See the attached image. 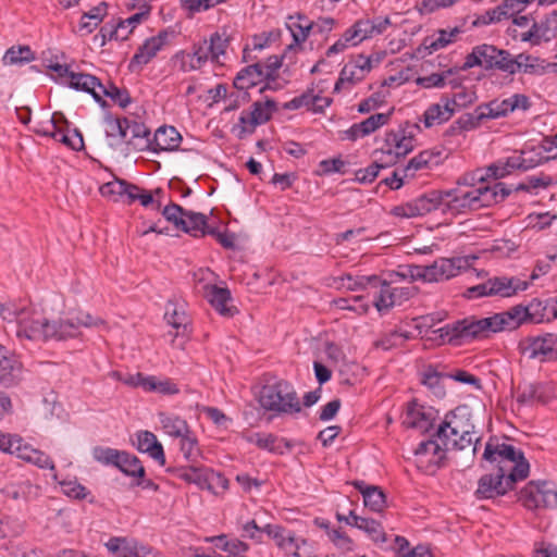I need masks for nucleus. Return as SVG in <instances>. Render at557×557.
I'll use <instances>...</instances> for the list:
<instances>
[{
    "instance_id": "10",
    "label": "nucleus",
    "mask_w": 557,
    "mask_h": 557,
    "mask_svg": "<svg viewBox=\"0 0 557 557\" xmlns=\"http://www.w3.org/2000/svg\"><path fill=\"white\" fill-rule=\"evenodd\" d=\"M521 504L530 509L557 508V485L552 482H529L519 493Z\"/></svg>"
},
{
    "instance_id": "61",
    "label": "nucleus",
    "mask_w": 557,
    "mask_h": 557,
    "mask_svg": "<svg viewBox=\"0 0 557 557\" xmlns=\"http://www.w3.org/2000/svg\"><path fill=\"white\" fill-rule=\"evenodd\" d=\"M127 182L124 180H115L103 184L100 187V193L104 197L113 198L114 201H119L124 198Z\"/></svg>"
},
{
    "instance_id": "40",
    "label": "nucleus",
    "mask_w": 557,
    "mask_h": 557,
    "mask_svg": "<svg viewBox=\"0 0 557 557\" xmlns=\"http://www.w3.org/2000/svg\"><path fill=\"white\" fill-rule=\"evenodd\" d=\"M17 457L26 462L33 463L40 469L55 470L54 462L45 451L34 448L32 445L24 443L20 448Z\"/></svg>"
},
{
    "instance_id": "16",
    "label": "nucleus",
    "mask_w": 557,
    "mask_h": 557,
    "mask_svg": "<svg viewBox=\"0 0 557 557\" xmlns=\"http://www.w3.org/2000/svg\"><path fill=\"white\" fill-rule=\"evenodd\" d=\"M550 67L552 64L540 57L525 52L517 55L509 53L506 73L509 75L521 73L532 76H543L549 72Z\"/></svg>"
},
{
    "instance_id": "32",
    "label": "nucleus",
    "mask_w": 557,
    "mask_h": 557,
    "mask_svg": "<svg viewBox=\"0 0 557 557\" xmlns=\"http://www.w3.org/2000/svg\"><path fill=\"white\" fill-rule=\"evenodd\" d=\"M207 297L212 307L224 317H233L237 309L228 305L232 301L231 292L228 288L219 287L216 285L210 286Z\"/></svg>"
},
{
    "instance_id": "37",
    "label": "nucleus",
    "mask_w": 557,
    "mask_h": 557,
    "mask_svg": "<svg viewBox=\"0 0 557 557\" xmlns=\"http://www.w3.org/2000/svg\"><path fill=\"white\" fill-rule=\"evenodd\" d=\"M413 136L407 135L404 129L391 131L385 136V146L396 151V154L401 158L413 150Z\"/></svg>"
},
{
    "instance_id": "46",
    "label": "nucleus",
    "mask_w": 557,
    "mask_h": 557,
    "mask_svg": "<svg viewBox=\"0 0 557 557\" xmlns=\"http://www.w3.org/2000/svg\"><path fill=\"white\" fill-rule=\"evenodd\" d=\"M286 27L292 33L294 41L299 45L308 38L312 28V22H310L305 15L297 14L296 16L288 17Z\"/></svg>"
},
{
    "instance_id": "18",
    "label": "nucleus",
    "mask_w": 557,
    "mask_h": 557,
    "mask_svg": "<svg viewBox=\"0 0 557 557\" xmlns=\"http://www.w3.org/2000/svg\"><path fill=\"white\" fill-rule=\"evenodd\" d=\"M251 108L250 112L244 111L239 116L240 138L244 134H252L258 125L267 123L276 110V103L268 99L265 102L256 101Z\"/></svg>"
},
{
    "instance_id": "7",
    "label": "nucleus",
    "mask_w": 557,
    "mask_h": 557,
    "mask_svg": "<svg viewBox=\"0 0 557 557\" xmlns=\"http://www.w3.org/2000/svg\"><path fill=\"white\" fill-rule=\"evenodd\" d=\"M528 288V283L515 276H490L484 282L468 287L463 292L467 299L482 297L507 298L517 295Z\"/></svg>"
},
{
    "instance_id": "51",
    "label": "nucleus",
    "mask_w": 557,
    "mask_h": 557,
    "mask_svg": "<svg viewBox=\"0 0 557 557\" xmlns=\"http://www.w3.org/2000/svg\"><path fill=\"white\" fill-rule=\"evenodd\" d=\"M228 46V38L224 34L214 33L207 41L208 58L212 62L220 63V57L225 54Z\"/></svg>"
},
{
    "instance_id": "57",
    "label": "nucleus",
    "mask_w": 557,
    "mask_h": 557,
    "mask_svg": "<svg viewBox=\"0 0 557 557\" xmlns=\"http://www.w3.org/2000/svg\"><path fill=\"white\" fill-rule=\"evenodd\" d=\"M444 375L436 370L429 368L422 377V383L436 396H445V388L442 383Z\"/></svg>"
},
{
    "instance_id": "8",
    "label": "nucleus",
    "mask_w": 557,
    "mask_h": 557,
    "mask_svg": "<svg viewBox=\"0 0 557 557\" xmlns=\"http://www.w3.org/2000/svg\"><path fill=\"white\" fill-rule=\"evenodd\" d=\"M512 330L518 329L522 323L550 322L557 319V300L532 299L529 305H517L508 309Z\"/></svg>"
},
{
    "instance_id": "9",
    "label": "nucleus",
    "mask_w": 557,
    "mask_h": 557,
    "mask_svg": "<svg viewBox=\"0 0 557 557\" xmlns=\"http://www.w3.org/2000/svg\"><path fill=\"white\" fill-rule=\"evenodd\" d=\"M509 51L498 49L494 45L482 44L472 48V51L466 57L462 70H469L480 66L485 71H499L506 73Z\"/></svg>"
},
{
    "instance_id": "2",
    "label": "nucleus",
    "mask_w": 557,
    "mask_h": 557,
    "mask_svg": "<svg viewBox=\"0 0 557 557\" xmlns=\"http://www.w3.org/2000/svg\"><path fill=\"white\" fill-rule=\"evenodd\" d=\"M483 459L494 466L478 482L475 495L479 499L495 498L513 488L515 483L528 478L530 465L522 450L511 444L490 440L484 448Z\"/></svg>"
},
{
    "instance_id": "23",
    "label": "nucleus",
    "mask_w": 557,
    "mask_h": 557,
    "mask_svg": "<svg viewBox=\"0 0 557 557\" xmlns=\"http://www.w3.org/2000/svg\"><path fill=\"white\" fill-rule=\"evenodd\" d=\"M391 25L389 17H375L373 20L363 18L358 20L355 22V24L351 26V34L348 35L350 38H357L358 40H366L368 38H371L375 35H380L384 33L387 27Z\"/></svg>"
},
{
    "instance_id": "3",
    "label": "nucleus",
    "mask_w": 557,
    "mask_h": 557,
    "mask_svg": "<svg viewBox=\"0 0 557 557\" xmlns=\"http://www.w3.org/2000/svg\"><path fill=\"white\" fill-rule=\"evenodd\" d=\"M434 436L446 450L470 449L472 455L476 453L481 442L466 408H457L447 413L437 425Z\"/></svg>"
},
{
    "instance_id": "27",
    "label": "nucleus",
    "mask_w": 557,
    "mask_h": 557,
    "mask_svg": "<svg viewBox=\"0 0 557 557\" xmlns=\"http://www.w3.org/2000/svg\"><path fill=\"white\" fill-rule=\"evenodd\" d=\"M455 100L443 97L441 103L431 104L424 112L425 127H432L447 122L455 114Z\"/></svg>"
},
{
    "instance_id": "52",
    "label": "nucleus",
    "mask_w": 557,
    "mask_h": 557,
    "mask_svg": "<svg viewBox=\"0 0 557 557\" xmlns=\"http://www.w3.org/2000/svg\"><path fill=\"white\" fill-rule=\"evenodd\" d=\"M180 449L184 459L186 461H195L200 456V448L193 431H189L186 435L180 437Z\"/></svg>"
},
{
    "instance_id": "28",
    "label": "nucleus",
    "mask_w": 557,
    "mask_h": 557,
    "mask_svg": "<svg viewBox=\"0 0 557 557\" xmlns=\"http://www.w3.org/2000/svg\"><path fill=\"white\" fill-rule=\"evenodd\" d=\"M351 484L363 497V504L370 510L381 512L386 505V496L383 490L376 485H368L364 481H352Z\"/></svg>"
},
{
    "instance_id": "53",
    "label": "nucleus",
    "mask_w": 557,
    "mask_h": 557,
    "mask_svg": "<svg viewBox=\"0 0 557 557\" xmlns=\"http://www.w3.org/2000/svg\"><path fill=\"white\" fill-rule=\"evenodd\" d=\"M99 92L101 94V97H109L121 108H126L131 103V96L127 89L119 88L112 83H110L108 86L102 85V88H99Z\"/></svg>"
},
{
    "instance_id": "44",
    "label": "nucleus",
    "mask_w": 557,
    "mask_h": 557,
    "mask_svg": "<svg viewBox=\"0 0 557 557\" xmlns=\"http://www.w3.org/2000/svg\"><path fill=\"white\" fill-rule=\"evenodd\" d=\"M168 471L175 473L177 478L185 482L196 484L199 488L205 490L208 468L190 466L170 468Z\"/></svg>"
},
{
    "instance_id": "45",
    "label": "nucleus",
    "mask_w": 557,
    "mask_h": 557,
    "mask_svg": "<svg viewBox=\"0 0 557 557\" xmlns=\"http://www.w3.org/2000/svg\"><path fill=\"white\" fill-rule=\"evenodd\" d=\"M115 468L129 476L144 478L145 475V468L141 461L136 456L124 450H121Z\"/></svg>"
},
{
    "instance_id": "34",
    "label": "nucleus",
    "mask_w": 557,
    "mask_h": 557,
    "mask_svg": "<svg viewBox=\"0 0 557 557\" xmlns=\"http://www.w3.org/2000/svg\"><path fill=\"white\" fill-rule=\"evenodd\" d=\"M261 69V62L242 69L234 78V87L238 90H248L267 81Z\"/></svg>"
},
{
    "instance_id": "30",
    "label": "nucleus",
    "mask_w": 557,
    "mask_h": 557,
    "mask_svg": "<svg viewBox=\"0 0 557 557\" xmlns=\"http://www.w3.org/2000/svg\"><path fill=\"white\" fill-rule=\"evenodd\" d=\"M69 86L77 90L89 92L97 102L102 106L106 104V101L102 100L101 94L99 92V88H102V84L96 76L84 73H70Z\"/></svg>"
},
{
    "instance_id": "63",
    "label": "nucleus",
    "mask_w": 557,
    "mask_h": 557,
    "mask_svg": "<svg viewBox=\"0 0 557 557\" xmlns=\"http://www.w3.org/2000/svg\"><path fill=\"white\" fill-rule=\"evenodd\" d=\"M228 488V480L220 472H215L208 468L205 490H208L214 494L218 490L226 491Z\"/></svg>"
},
{
    "instance_id": "21",
    "label": "nucleus",
    "mask_w": 557,
    "mask_h": 557,
    "mask_svg": "<svg viewBox=\"0 0 557 557\" xmlns=\"http://www.w3.org/2000/svg\"><path fill=\"white\" fill-rule=\"evenodd\" d=\"M23 364L18 358L0 345V385L13 387L23 380Z\"/></svg>"
},
{
    "instance_id": "19",
    "label": "nucleus",
    "mask_w": 557,
    "mask_h": 557,
    "mask_svg": "<svg viewBox=\"0 0 557 557\" xmlns=\"http://www.w3.org/2000/svg\"><path fill=\"white\" fill-rule=\"evenodd\" d=\"M54 332L53 325H50V321L46 319H27L25 311L18 313L16 336L20 339L46 341L55 335Z\"/></svg>"
},
{
    "instance_id": "58",
    "label": "nucleus",
    "mask_w": 557,
    "mask_h": 557,
    "mask_svg": "<svg viewBox=\"0 0 557 557\" xmlns=\"http://www.w3.org/2000/svg\"><path fill=\"white\" fill-rule=\"evenodd\" d=\"M433 153L430 151H422L412 159L409 160L408 164L404 168L403 172L405 176H413L414 173L421 169L428 168L432 161Z\"/></svg>"
},
{
    "instance_id": "6",
    "label": "nucleus",
    "mask_w": 557,
    "mask_h": 557,
    "mask_svg": "<svg viewBox=\"0 0 557 557\" xmlns=\"http://www.w3.org/2000/svg\"><path fill=\"white\" fill-rule=\"evenodd\" d=\"M511 324L508 310L482 319L467 318L453 324L451 338L473 339L486 337L490 333L512 331Z\"/></svg>"
},
{
    "instance_id": "24",
    "label": "nucleus",
    "mask_w": 557,
    "mask_h": 557,
    "mask_svg": "<svg viewBox=\"0 0 557 557\" xmlns=\"http://www.w3.org/2000/svg\"><path fill=\"white\" fill-rule=\"evenodd\" d=\"M164 320L176 330V336L185 335L190 325V319L186 313L185 305L175 299L168 300L165 305Z\"/></svg>"
},
{
    "instance_id": "4",
    "label": "nucleus",
    "mask_w": 557,
    "mask_h": 557,
    "mask_svg": "<svg viewBox=\"0 0 557 557\" xmlns=\"http://www.w3.org/2000/svg\"><path fill=\"white\" fill-rule=\"evenodd\" d=\"M347 280L352 282L348 284V288L350 289H366L368 286H372L374 288L380 287V290L374 295L373 300V305L380 312L388 310L394 306L403 305L405 301L412 298L418 292V288L413 285L394 287L386 281H381L376 275L360 276L356 280L348 276Z\"/></svg>"
},
{
    "instance_id": "17",
    "label": "nucleus",
    "mask_w": 557,
    "mask_h": 557,
    "mask_svg": "<svg viewBox=\"0 0 557 557\" xmlns=\"http://www.w3.org/2000/svg\"><path fill=\"white\" fill-rule=\"evenodd\" d=\"M476 257L474 256H463V257H454V258H440L435 260L432 264H430V270L433 282H442L450 280L461 272L467 271L471 268L472 261H474Z\"/></svg>"
},
{
    "instance_id": "25",
    "label": "nucleus",
    "mask_w": 557,
    "mask_h": 557,
    "mask_svg": "<svg viewBox=\"0 0 557 557\" xmlns=\"http://www.w3.org/2000/svg\"><path fill=\"white\" fill-rule=\"evenodd\" d=\"M174 58L180 61V70L183 72L200 69L209 60L207 40L199 45H194L191 52L180 51Z\"/></svg>"
},
{
    "instance_id": "36",
    "label": "nucleus",
    "mask_w": 557,
    "mask_h": 557,
    "mask_svg": "<svg viewBox=\"0 0 557 557\" xmlns=\"http://www.w3.org/2000/svg\"><path fill=\"white\" fill-rule=\"evenodd\" d=\"M108 5L106 2H100L98 5L85 12L78 24V33L81 36L91 34L98 25L103 21L107 15Z\"/></svg>"
},
{
    "instance_id": "55",
    "label": "nucleus",
    "mask_w": 557,
    "mask_h": 557,
    "mask_svg": "<svg viewBox=\"0 0 557 557\" xmlns=\"http://www.w3.org/2000/svg\"><path fill=\"white\" fill-rule=\"evenodd\" d=\"M35 59L34 52L28 46H20L17 48H10L4 57L3 61L5 64H17L30 62Z\"/></svg>"
},
{
    "instance_id": "56",
    "label": "nucleus",
    "mask_w": 557,
    "mask_h": 557,
    "mask_svg": "<svg viewBox=\"0 0 557 557\" xmlns=\"http://www.w3.org/2000/svg\"><path fill=\"white\" fill-rule=\"evenodd\" d=\"M106 135L109 138H119L124 141L125 132L127 129V119H117L111 115L104 117Z\"/></svg>"
},
{
    "instance_id": "42",
    "label": "nucleus",
    "mask_w": 557,
    "mask_h": 557,
    "mask_svg": "<svg viewBox=\"0 0 557 557\" xmlns=\"http://www.w3.org/2000/svg\"><path fill=\"white\" fill-rule=\"evenodd\" d=\"M159 419L162 425V430L169 436L180 438L191 431L186 420L180 418L178 416L161 412L159 414Z\"/></svg>"
},
{
    "instance_id": "41",
    "label": "nucleus",
    "mask_w": 557,
    "mask_h": 557,
    "mask_svg": "<svg viewBox=\"0 0 557 557\" xmlns=\"http://www.w3.org/2000/svg\"><path fill=\"white\" fill-rule=\"evenodd\" d=\"M461 33H463V28L461 26H456L449 30L438 29L436 38L424 39V48L428 49L430 53L443 49L448 45L453 44L454 41H456V38Z\"/></svg>"
},
{
    "instance_id": "1",
    "label": "nucleus",
    "mask_w": 557,
    "mask_h": 557,
    "mask_svg": "<svg viewBox=\"0 0 557 557\" xmlns=\"http://www.w3.org/2000/svg\"><path fill=\"white\" fill-rule=\"evenodd\" d=\"M511 194L504 183L480 184L478 189L454 187L448 190H431L391 209V214L401 219L425 215L441 206L451 214L480 210L504 201Z\"/></svg>"
},
{
    "instance_id": "43",
    "label": "nucleus",
    "mask_w": 557,
    "mask_h": 557,
    "mask_svg": "<svg viewBox=\"0 0 557 557\" xmlns=\"http://www.w3.org/2000/svg\"><path fill=\"white\" fill-rule=\"evenodd\" d=\"M180 230L191 234L195 237H201L206 235L207 216L202 213L186 210L184 219L183 221H180Z\"/></svg>"
},
{
    "instance_id": "31",
    "label": "nucleus",
    "mask_w": 557,
    "mask_h": 557,
    "mask_svg": "<svg viewBox=\"0 0 557 557\" xmlns=\"http://www.w3.org/2000/svg\"><path fill=\"white\" fill-rule=\"evenodd\" d=\"M69 86L77 90L89 92L97 102L102 106L106 104V101L102 100L101 94L99 92V88H102V84L96 76L84 73H70Z\"/></svg>"
},
{
    "instance_id": "64",
    "label": "nucleus",
    "mask_w": 557,
    "mask_h": 557,
    "mask_svg": "<svg viewBox=\"0 0 557 557\" xmlns=\"http://www.w3.org/2000/svg\"><path fill=\"white\" fill-rule=\"evenodd\" d=\"M392 115V111L388 113H376L359 123V126L363 128V134L370 135L381 126L385 125Z\"/></svg>"
},
{
    "instance_id": "22",
    "label": "nucleus",
    "mask_w": 557,
    "mask_h": 557,
    "mask_svg": "<svg viewBox=\"0 0 557 557\" xmlns=\"http://www.w3.org/2000/svg\"><path fill=\"white\" fill-rule=\"evenodd\" d=\"M434 420L435 412L432 408H425L417 401H411L407 406L403 424L407 428L426 432L433 426Z\"/></svg>"
},
{
    "instance_id": "38",
    "label": "nucleus",
    "mask_w": 557,
    "mask_h": 557,
    "mask_svg": "<svg viewBox=\"0 0 557 557\" xmlns=\"http://www.w3.org/2000/svg\"><path fill=\"white\" fill-rule=\"evenodd\" d=\"M446 448L434 435L432 438L421 442L414 449V454L417 456L431 455V458L428 460V462L436 467H441L443 465V461L446 457Z\"/></svg>"
},
{
    "instance_id": "13",
    "label": "nucleus",
    "mask_w": 557,
    "mask_h": 557,
    "mask_svg": "<svg viewBox=\"0 0 557 557\" xmlns=\"http://www.w3.org/2000/svg\"><path fill=\"white\" fill-rule=\"evenodd\" d=\"M104 324V321L100 318H94L91 314L86 312L71 313L66 318H61L58 322H50L53 325L55 335L51 338L65 339L74 337L79 334L82 326L91 327Z\"/></svg>"
},
{
    "instance_id": "48",
    "label": "nucleus",
    "mask_w": 557,
    "mask_h": 557,
    "mask_svg": "<svg viewBox=\"0 0 557 557\" xmlns=\"http://www.w3.org/2000/svg\"><path fill=\"white\" fill-rule=\"evenodd\" d=\"M510 112L509 99L493 100L487 104L479 108L476 121L482 119H497L506 116Z\"/></svg>"
},
{
    "instance_id": "59",
    "label": "nucleus",
    "mask_w": 557,
    "mask_h": 557,
    "mask_svg": "<svg viewBox=\"0 0 557 557\" xmlns=\"http://www.w3.org/2000/svg\"><path fill=\"white\" fill-rule=\"evenodd\" d=\"M24 440L17 434L2 433L0 431V450L11 455H18L20 448L24 445Z\"/></svg>"
},
{
    "instance_id": "50",
    "label": "nucleus",
    "mask_w": 557,
    "mask_h": 557,
    "mask_svg": "<svg viewBox=\"0 0 557 557\" xmlns=\"http://www.w3.org/2000/svg\"><path fill=\"white\" fill-rule=\"evenodd\" d=\"M553 184V177L545 173L530 175L524 182L518 184L516 191L536 193L539 189H546Z\"/></svg>"
},
{
    "instance_id": "14",
    "label": "nucleus",
    "mask_w": 557,
    "mask_h": 557,
    "mask_svg": "<svg viewBox=\"0 0 557 557\" xmlns=\"http://www.w3.org/2000/svg\"><path fill=\"white\" fill-rule=\"evenodd\" d=\"M544 160H548V157L540 156L537 159H534L532 157H527L525 153L522 152L521 156L500 159L492 163L486 168L485 175L486 178L492 177L494 180H498L511 174L515 170L527 171L535 168Z\"/></svg>"
},
{
    "instance_id": "11",
    "label": "nucleus",
    "mask_w": 557,
    "mask_h": 557,
    "mask_svg": "<svg viewBox=\"0 0 557 557\" xmlns=\"http://www.w3.org/2000/svg\"><path fill=\"white\" fill-rule=\"evenodd\" d=\"M518 347L528 359L540 362L557 360V334L555 333L525 337L519 342Z\"/></svg>"
},
{
    "instance_id": "62",
    "label": "nucleus",
    "mask_w": 557,
    "mask_h": 557,
    "mask_svg": "<svg viewBox=\"0 0 557 557\" xmlns=\"http://www.w3.org/2000/svg\"><path fill=\"white\" fill-rule=\"evenodd\" d=\"M121 450L97 446L92 449V457L100 463L115 467Z\"/></svg>"
},
{
    "instance_id": "39",
    "label": "nucleus",
    "mask_w": 557,
    "mask_h": 557,
    "mask_svg": "<svg viewBox=\"0 0 557 557\" xmlns=\"http://www.w3.org/2000/svg\"><path fill=\"white\" fill-rule=\"evenodd\" d=\"M352 518V527L366 532L374 542H386V536L382 524L371 518L357 516L354 510H350Z\"/></svg>"
},
{
    "instance_id": "15",
    "label": "nucleus",
    "mask_w": 557,
    "mask_h": 557,
    "mask_svg": "<svg viewBox=\"0 0 557 557\" xmlns=\"http://www.w3.org/2000/svg\"><path fill=\"white\" fill-rule=\"evenodd\" d=\"M263 530L285 555L309 557L302 552L304 547L307 545V541L305 539H298L293 531L286 530L280 524L271 523L265 524Z\"/></svg>"
},
{
    "instance_id": "12",
    "label": "nucleus",
    "mask_w": 557,
    "mask_h": 557,
    "mask_svg": "<svg viewBox=\"0 0 557 557\" xmlns=\"http://www.w3.org/2000/svg\"><path fill=\"white\" fill-rule=\"evenodd\" d=\"M557 37V11H553L545 15L540 21H533L532 25L522 32L515 35L523 42H529L532 46H540L543 42H548Z\"/></svg>"
},
{
    "instance_id": "60",
    "label": "nucleus",
    "mask_w": 557,
    "mask_h": 557,
    "mask_svg": "<svg viewBox=\"0 0 557 557\" xmlns=\"http://www.w3.org/2000/svg\"><path fill=\"white\" fill-rule=\"evenodd\" d=\"M480 184H486V175L482 170H475L472 173H466L460 176L456 183V187L467 188V190L478 189Z\"/></svg>"
},
{
    "instance_id": "26",
    "label": "nucleus",
    "mask_w": 557,
    "mask_h": 557,
    "mask_svg": "<svg viewBox=\"0 0 557 557\" xmlns=\"http://www.w3.org/2000/svg\"><path fill=\"white\" fill-rule=\"evenodd\" d=\"M125 383L133 386H141L148 392H158L163 395H174L178 393V387L170 380L159 381L156 376H145L141 373L131 376Z\"/></svg>"
},
{
    "instance_id": "47",
    "label": "nucleus",
    "mask_w": 557,
    "mask_h": 557,
    "mask_svg": "<svg viewBox=\"0 0 557 557\" xmlns=\"http://www.w3.org/2000/svg\"><path fill=\"white\" fill-rule=\"evenodd\" d=\"M137 540L124 536H113L104 545L107 549L117 557H134Z\"/></svg>"
},
{
    "instance_id": "49",
    "label": "nucleus",
    "mask_w": 557,
    "mask_h": 557,
    "mask_svg": "<svg viewBox=\"0 0 557 557\" xmlns=\"http://www.w3.org/2000/svg\"><path fill=\"white\" fill-rule=\"evenodd\" d=\"M131 34V30L123 32V24L112 21L106 23L96 35L95 40L100 38V46H104L108 40H126Z\"/></svg>"
},
{
    "instance_id": "29",
    "label": "nucleus",
    "mask_w": 557,
    "mask_h": 557,
    "mask_svg": "<svg viewBox=\"0 0 557 557\" xmlns=\"http://www.w3.org/2000/svg\"><path fill=\"white\" fill-rule=\"evenodd\" d=\"M137 438V449L140 453L148 454L152 459H154L160 466L165 465V455L163 450V446L158 441L157 436L150 431H139L136 434Z\"/></svg>"
},
{
    "instance_id": "54",
    "label": "nucleus",
    "mask_w": 557,
    "mask_h": 557,
    "mask_svg": "<svg viewBox=\"0 0 557 557\" xmlns=\"http://www.w3.org/2000/svg\"><path fill=\"white\" fill-rule=\"evenodd\" d=\"M258 447L270 453L282 455L285 450H289L292 445L284 438H278L273 434H264L262 441L258 442Z\"/></svg>"
},
{
    "instance_id": "5",
    "label": "nucleus",
    "mask_w": 557,
    "mask_h": 557,
    "mask_svg": "<svg viewBox=\"0 0 557 557\" xmlns=\"http://www.w3.org/2000/svg\"><path fill=\"white\" fill-rule=\"evenodd\" d=\"M260 406L276 414H296L301 411V403L295 387L285 380L264 385L260 391Z\"/></svg>"
},
{
    "instance_id": "33",
    "label": "nucleus",
    "mask_w": 557,
    "mask_h": 557,
    "mask_svg": "<svg viewBox=\"0 0 557 557\" xmlns=\"http://www.w3.org/2000/svg\"><path fill=\"white\" fill-rule=\"evenodd\" d=\"M182 140L181 134L173 126H162L154 133L151 149L153 151H173L178 148Z\"/></svg>"
},
{
    "instance_id": "20",
    "label": "nucleus",
    "mask_w": 557,
    "mask_h": 557,
    "mask_svg": "<svg viewBox=\"0 0 557 557\" xmlns=\"http://www.w3.org/2000/svg\"><path fill=\"white\" fill-rule=\"evenodd\" d=\"M175 36V32L168 28L160 30L157 36L148 38L138 48L136 53L131 60V66L134 65H146L149 63L157 53L165 46L170 45V40Z\"/></svg>"
},
{
    "instance_id": "35",
    "label": "nucleus",
    "mask_w": 557,
    "mask_h": 557,
    "mask_svg": "<svg viewBox=\"0 0 557 557\" xmlns=\"http://www.w3.org/2000/svg\"><path fill=\"white\" fill-rule=\"evenodd\" d=\"M150 132L141 123L129 121L127 119V129L125 132L124 143L131 146L134 150L143 151L150 148L151 141L149 139Z\"/></svg>"
}]
</instances>
